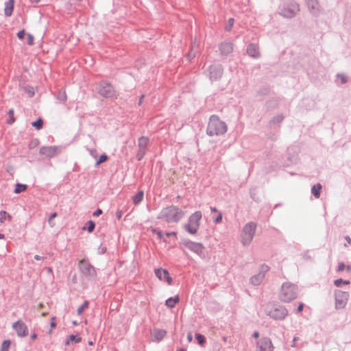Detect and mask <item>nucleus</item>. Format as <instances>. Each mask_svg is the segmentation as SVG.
Wrapping results in <instances>:
<instances>
[{
    "mask_svg": "<svg viewBox=\"0 0 351 351\" xmlns=\"http://www.w3.org/2000/svg\"><path fill=\"white\" fill-rule=\"evenodd\" d=\"M185 247L190 251L198 255H201L203 253L204 249L202 244L195 242H188L185 244Z\"/></svg>",
    "mask_w": 351,
    "mask_h": 351,
    "instance_id": "obj_13",
    "label": "nucleus"
},
{
    "mask_svg": "<svg viewBox=\"0 0 351 351\" xmlns=\"http://www.w3.org/2000/svg\"><path fill=\"white\" fill-rule=\"evenodd\" d=\"M36 338H37V335H36V334H32V335H31V339H32V340H35Z\"/></svg>",
    "mask_w": 351,
    "mask_h": 351,
    "instance_id": "obj_53",
    "label": "nucleus"
},
{
    "mask_svg": "<svg viewBox=\"0 0 351 351\" xmlns=\"http://www.w3.org/2000/svg\"><path fill=\"white\" fill-rule=\"evenodd\" d=\"M27 44L29 45H33L34 44V37L30 34H27Z\"/></svg>",
    "mask_w": 351,
    "mask_h": 351,
    "instance_id": "obj_35",
    "label": "nucleus"
},
{
    "mask_svg": "<svg viewBox=\"0 0 351 351\" xmlns=\"http://www.w3.org/2000/svg\"><path fill=\"white\" fill-rule=\"evenodd\" d=\"M269 269V266L266 265H263L261 267V272L260 273H263V274H265L266 272H267Z\"/></svg>",
    "mask_w": 351,
    "mask_h": 351,
    "instance_id": "obj_37",
    "label": "nucleus"
},
{
    "mask_svg": "<svg viewBox=\"0 0 351 351\" xmlns=\"http://www.w3.org/2000/svg\"><path fill=\"white\" fill-rule=\"evenodd\" d=\"M303 308H304V304L303 303H300L298 308H297V313H300L303 310Z\"/></svg>",
    "mask_w": 351,
    "mask_h": 351,
    "instance_id": "obj_40",
    "label": "nucleus"
},
{
    "mask_svg": "<svg viewBox=\"0 0 351 351\" xmlns=\"http://www.w3.org/2000/svg\"><path fill=\"white\" fill-rule=\"evenodd\" d=\"M108 159V156L106 154H102L100 156L99 160L97 161L95 165L99 166L101 163L106 162Z\"/></svg>",
    "mask_w": 351,
    "mask_h": 351,
    "instance_id": "obj_33",
    "label": "nucleus"
},
{
    "mask_svg": "<svg viewBox=\"0 0 351 351\" xmlns=\"http://www.w3.org/2000/svg\"><path fill=\"white\" fill-rule=\"evenodd\" d=\"M34 258L37 261L43 260V258L40 256L39 255H35Z\"/></svg>",
    "mask_w": 351,
    "mask_h": 351,
    "instance_id": "obj_49",
    "label": "nucleus"
},
{
    "mask_svg": "<svg viewBox=\"0 0 351 351\" xmlns=\"http://www.w3.org/2000/svg\"><path fill=\"white\" fill-rule=\"evenodd\" d=\"M26 33L24 29L20 31L17 34V36L20 40H23L24 38V36H25Z\"/></svg>",
    "mask_w": 351,
    "mask_h": 351,
    "instance_id": "obj_38",
    "label": "nucleus"
},
{
    "mask_svg": "<svg viewBox=\"0 0 351 351\" xmlns=\"http://www.w3.org/2000/svg\"><path fill=\"white\" fill-rule=\"evenodd\" d=\"M255 229L256 224L252 222L248 223L245 226L241 234V240L243 245L249 244L251 242Z\"/></svg>",
    "mask_w": 351,
    "mask_h": 351,
    "instance_id": "obj_5",
    "label": "nucleus"
},
{
    "mask_svg": "<svg viewBox=\"0 0 351 351\" xmlns=\"http://www.w3.org/2000/svg\"><path fill=\"white\" fill-rule=\"evenodd\" d=\"M80 270L86 276H95L96 271L95 268L85 259L81 260L79 263Z\"/></svg>",
    "mask_w": 351,
    "mask_h": 351,
    "instance_id": "obj_8",
    "label": "nucleus"
},
{
    "mask_svg": "<svg viewBox=\"0 0 351 351\" xmlns=\"http://www.w3.org/2000/svg\"><path fill=\"white\" fill-rule=\"evenodd\" d=\"M12 328L16 332L17 335L20 337H23L27 335L28 328L27 325L21 319H19L12 324Z\"/></svg>",
    "mask_w": 351,
    "mask_h": 351,
    "instance_id": "obj_9",
    "label": "nucleus"
},
{
    "mask_svg": "<svg viewBox=\"0 0 351 351\" xmlns=\"http://www.w3.org/2000/svg\"><path fill=\"white\" fill-rule=\"evenodd\" d=\"M102 213V210L101 209H97L93 213V216L98 217Z\"/></svg>",
    "mask_w": 351,
    "mask_h": 351,
    "instance_id": "obj_39",
    "label": "nucleus"
},
{
    "mask_svg": "<svg viewBox=\"0 0 351 351\" xmlns=\"http://www.w3.org/2000/svg\"><path fill=\"white\" fill-rule=\"evenodd\" d=\"M187 339H188V341H189V342H191V341H192V340H193V336H192L191 333H189V334L187 335Z\"/></svg>",
    "mask_w": 351,
    "mask_h": 351,
    "instance_id": "obj_46",
    "label": "nucleus"
},
{
    "mask_svg": "<svg viewBox=\"0 0 351 351\" xmlns=\"http://www.w3.org/2000/svg\"><path fill=\"white\" fill-rule=\"evenodd\" d=\"M166 235H167V237H170V236H174V237H176V232H167V233H166Z\"/></svg>",
    "mask_w": 351,
    "mask_h": 351,
    "instance_id": "obj_47",
    "label": "nucleus"
},
{
    "mask_svg": "<svg viewBox=\"0 0 351 351\" xmlns=\"http://www.w3.org/2000/svg\"><path fill=\"white\" fill-rule=\"evenodd\" d=\"M233 50V45L230 43H224L220 45V51L222 54L227 55Z\"/></svg>",
    "mask_w": 351,
    "mask_h": 351,
    "instance_id": "obj_18",
    "label": "nucleus"
},
{
    "mask_svg": "<svg viewBox=\"0 0 351 351\" xmlns=\"http://www.w3.org/2000/svg\"><path fill=\"white\" fill-rule=\"evenodd\" d=\"M155 274L160 280H165L169 285H171L173 280L167 269L158 268L155 269Z\"/></svg>",
    "mask_w": 351,
    "mask_h": 351,
    "instance_id": "obj_11",
    "label": "nucleus"
},
{
    "mask_svg": "<svg viewBox=\"0 0 351 351\" xmlns=\"http://www.w3.org/2000/svg\"><path fill=\"white\" fill-rule=\"evenodd\" d=\"M195 337L199 344L202 345L205 343V338L202 335L196 334Z\"/></svg>",
    "mask_w": 351,
    "mask_h": 351,
    "instance_id": "obj_34",
    "label": "nucleus"
},
{
    "mask_svg": "<svg viewBox=\"0 0 351 351\" xmlns=\"http://www.w3.org/2000/svg\"><path fill=\"white\" fill-rule=\"evenodd\" d=\"M14 0H8L5 3L4 14L6 16H10L13 12Z\"/></svg>",
    "mask_w": 351,
    "mask_h": 351,
    "instance_id": "obj_16",
    "label": "nucleus"
},
{
    "mask_svg": "<svg viewBox=\"0 0 351 351\" xmlns=\"http://www.w3.org/2000/svg\"><path fill=\"white\" fill-rule=\"evenodd\" d=\"M338 77L341 78V82L345 83L346 82V78L343 75H339Z\"/></svg>",
    "mask_w": 351,
    "mask_h": 351,
    "instance_id": "obj_44",
    "label": "nucleus"
},
{
    "mask_svg": "<svg viewBox=\"0 0 351 351\" xmlns=\"http://www.w3.org/2000/svg\"><path fill=\"white\" fill-rule=\"evenodd\" d=\"M117 217L118 219H121L122 217V212L121 211H117Z\"/></svg>",
    "mask_w": 351,
    "mask_h": 351,
    "instance_id": "obj_48",
    "label": "nucleus"
},
{
    "mask_svg": "<svg viewBox=\"0 0 351 351\" xmlns=\"http://www.w3.org/2000/svg\"><path fill=\"white\" fill-rule=\"evenodd\" d=\"M27 185L23 184H16L15 186L14 193H20L21 192L25 191L27 190Z\"/></svg>",
    "mask_w": 351,
    "mask_h": 351,
    "instance_id": "obj_26",
    "label": "nucleus"
},
{
    "mask_svg": "<svg viewBox=\"0 0 351 351\" xmlns=\"http://www.w3.org/2000/svg\"><path fill=\"white\" fill-rule=\"evenodd\" d=\"M11 341L10 340H5L2 342L0 351H8Z\"/></svg>",
    "mask_w": 351,
    "mask_h": 351,
    "instance_id": "obj_27",
    "label": "nucleus"
},
{
    "mask_svg": "<svg viewBox=\"0 0 351 351\" xmlns=\"http://www.w3.org/2000/svg\"><path fill=\"white\" fill-rule=\"evenodd\" d=\"M298 337H295V338L293 339V341H294V342H295V341H298Z\"/></svg>",
    "mask_w": 351,
    "mask_h": 351,
    "instance_id": "obj_61",
    "label": "nucleus"
},
{
    "mask_svg": "<svg viewBox=\"0 0 351 351\" xmlns=\"http://www.w3.org/2000/svg\"><path fill=\"white\" fill-rule=\"evenodd\" d=\"M51 328H54L56 326V322H55V317H52L51 318Z\"/></svg>",
    "mask_w": 351,
    "mask_h": 351,
    "instance_id": "obj_42",
    "label": "nucleus"
},
{
    "mask_svg": "<svg viewBox=\"0 0 351 351\" xmlns=\"http://www.w3.org/2000/svg\"><path fill=\"white\" fill-rule=\"evenodd\" d=\"M350 283V282L349 280H343L341 278L337 279L334 281V285L337 287H341L342 285H348Z\"/></svg>",
    "mask_w": 351,
    "mask_h": 351,
    "instance_id": "obj_28",
    "label": "nucleus"
},
{
    "mask_svg": "<svg viewBox=\"0 0 351 351\" xmlns=\"http://www.w3.org/2000/svg\"><path fill=\"white\" fill-rule=\"evenodd\" d=\"M264 278V274L259 273L251 278V282L254 285H259Z\"/></svg>",
    "mask_w": 351,
    "mask_h": 351,
    "instance_id": "obj_21",
    "label": "nucleus"
},
{
    "mask_svg": "<svg viewBox=\"0 0 351 351\" xmlns=\"http://www.w3.org/2000/svg\"><path fill=\"white\" fill-rule=\"evenodd\" d=\"M88 228H87V230L88 232H92L93 230H94V228H95V223L93 221H89L88 222Z\"/></svg>",
    "mask_w": 351,
    "mask_h": 351,
    "instance_id": "obj_36",
    "label": "nucleus"
},
{
    "mask_svg": "<svg viewBox=\"0 0 351 351\" xmlns=\"http://www.w3.org/2000/svg\"><path fill=\"white\" fill-rule=\"evenodd\" d=\"M154 339L157 341H161L167 335V331L162 329H155L152 332Z\"/></svg>",
    "mask_w": 351,
    "mask_h": 351,
    "instance_id": "obj_17",
    "label": "nucleus"
},
{
    "mask_svg": "<svg viewBox=\"0 0 351 351\" xmlns=\"http://www.w3.org/2000/svg\"><path fill=\"white\" fill-rule=\"evenodd\" d=\"M43 121L41 119H37V121L32 123V125L37 130H40L43 128Z\"/></svg>",
    "mask_w": 351,
    "mask_h": 351,
    "instance_id": "obj_32",
    "label": "nucleus"
},
{
    "mask_svg": "<svg viewBox=\"0 0 351 351\" xmlns=\"http://www.w3.org/2000/svg\"><path fill=\"white\" fill-rule=\"evenodd\" d=\"M70 341L80 342L81 341V338L76 335H71L69 337V339L66 342V345H69Z\"/></svg>",
    "mask_w": 351,
    "mask_h": 351,
    "instance_id": "obj_29",
    "label": "nucleus"
},
{
    "mask_svg": "<svg viewBox=\"0 0 351 351\" xmlns=\"http://www.w3.org/2000/svg\"><path fill=\"white\" fill-rule=\"evenodd\" d=\"M284 15L287 16H290V15H289V14H287L286 13V10H285V11H284Z\"/></svg>",
    "mask_w": 351,
    "mask_h": 351,
    "instance_id": "obj_59",
    "label": "nucleus"
},
{
    "mask_svg": "<svg viewBox=\"0 0 351 351\" xmlns=\"http://www.w3.org/2000/svg\"><path fill=\"white\" fill-rule=\"evenodd\" d=\"M222 220V215L221 213L219 214L218 217L215 220V223H220Z\"/></svg>",
    "mask_w": 351,
    "mask_h": 351,
    "instance_id": "obj_41",
    "label": "nucleus"
},
{
    "mask_svg": "<svg viewBox=\"0 0 351 351\" xmlns=\"http://www.w3.org/2000/svg\"><path fill=\"white\" fill-rule=\"evenodd\" d=\"M229 23H230V27H232V25H233V19H230L229 20Z\"/></svg>",
    "mask_w": 351,
    "mask_h": 351,
    "instance_id": "obj_56",
    "label": "nucleus"
},
{
    "mask_svg": "<svg viewBox=\"0 0 351 351\" xmlns=\"http://www.w3.org/2000/svg\"><path fill=\"white\" fill-rule=\"evenodd\" d=\"M210 210L213 213H217V208L215 207H211Z\"/></svg>",
    "mask_w": 351,
    "mask_h": 351,
    "instance_id": "obj_55",
    "label": "nucleus"
},
{
    "mask_svg": "<svg viewBox=\"0 0 351 351\" xmlns=\"http://www.w3.org/2000/svg\"><path fill=\"white\" fill-rule=\"evenodd\" d=\"M14 121V116L13 117H10V120L8 121V123L9 124H11Z\"/></svg>",
    "mask_w": 351,
    "mask_h": 351,
    "instance_id": "obj_52",
    "label": "nucleus"
},
{
    "mask_svg": "<svg viewBox=\"0 0 351 351\" xmlns=\"http://www.w3.org/2000/svg\"><path fill=\"white\" fill-rule=\"evenodd\" d=\"M202 217V215L200 211H196L189 217L188 223L184 226L186 230L189 233L191 234L197 233Z\"/></svg>",
    "mask_w": 351,
    "mask_h": 351,
    "instance_id": "obj_4",
    "label": "nucleus"
},
{
    "mask_svg": "<svg viewBox=\"0 0 351 351\" xmlns=\"http://www.w3.org/2000/svg\"><path fill=\"white\" fill-rule=\"evenodd\" d=\"M259 351H273L274 347L271 340L263 338L258 342Z\"/></svg>",
    "mask_w": 351,
    "mask_h": 351,
    "instance_id": "obj_15",
    "label": "nucleus"
},
{
    "mask_svg": "<svg viewBox=\"0 0 351 351\" xmlns=\"http://www.w3.org/2000/svg\"><path fill=\"white\" fill-rule=\"evenodd\" d=\"M335 307L336 308H343L347 304L349 294L348 292L342 291H335Z\"/></svg>",
    "mask_w": 351,
    "mask_h": 351,
    "instance_id": "obj_6",
    "label": "nucleus"
},
{
    "mask_svg": "<svg viewBox=\"0 0 351 351\" xmlns=\"http://www.w3.org/2000/svg\"><path fill=\"white\" fill-rule=\"evenodd\" d=\"M46 315L45 313H43L42 316L45 317Z\"/></svg>",
    "mask_w": 351,
    "mask_h": 351,
    "instance_id": "obj_62",
    "label": "nucleus"
},
{
    "mask_svg": "<svg viewBox=\"0 0 351 351\" xmlns=\"http://www.w3.org/2000/svg\"><path fill=\"white\" fill-rule=\"evenodd\" d=\"M40 154L48 158H52L58 154V147L55 146H45L40 149Z\"/></svg>",
    "mask_w": 351,
    "mask_h": 351,
    "instance_id": "obj_14",
    "label": "nucleus"
},
{
    "mask_svg": "<svg viewBox=\"0 0 351 351\" xmlns=\"http://www.w3.org/2000/svg\"><path fill=\"white\" fill-rule=\"evenodd\" d=\"M180 301V298L178 295H176L173 298H169L166 300L165 304L168 308H173L177 303Z\"/></svg>",
    "mask_w": 351,
    "mask_h": 351,
    "instance_id": "obj_20",
    "label": "nucleus"
},
{
    "mask_svg": "<svg viewBox=\"0 0 351 351\" xmlns=\"http://www.w3.org/2000/svg\"><path fill=\"white\" fill-rule=\"evenodd\" d=\"M343 270H346L349 273L351 272V266L349 265H345L343 263H340L338 265L337 271L338 272H341Z\"/></svg>",
    "mask_w": 351,
    "mask_h": 351,
    "instance_id": "obj_25",
    "label": "nucleus"
},
{
    "mask_svg": "<svg viewBox=\"0 0 351 351\" xmlns=\"http://www.w3.org/2000/svg\"><path fill=\"white\" fill-rule=\"evenodd\" d=\"M11 219V215L7 213L5 210H1L0 212V223H3L5 220L10 221Z\"/></svg>",
    "mask_w": 351,
    "mask_h": 351,
    "instance_id": "obj_24",
    "label": "nucleus"
},
{
    "mask_svg": "<svg viewBox=\"0 0 351 351\" xmlns=\"http://www.w3.org/2000/svg\"><path fill=\"white\" fill-rule=\"evenodd\" d=\"M88 344H89V345H93V342H92V341H90V342L88 343Z\"/></svg>",
    "mask_w": 351,
    "mask_h": 351,
    "instance_id": "obj_63",
    "label": "nucleus"
},
{
    "mask_svg": "<svg viewBox=\"0 0 351 351\" xmlns=\"http://www.w3.org/2000/svg\"><path fill=\"white\" fill-rule=\"evenodd\" d=\"M184 215V211L180 208L171 205L164 208L159 217L167 223H178Z\"/></svg>",
    "mask_w": 351,
    "mask_h": 351,
    "instance_id": "obj_1",
    "label": "nucleus"
},
{
    "mask_svg": "<svg viewBox=\"0 0 351 351\" xmlns=\"http://www.w3.org/2000/svg\"><path fill=\"white\" fill-rule=\"evenodd\" d=\"M57 217V213H53L50 215L49 217V219H48V223L50 226V227L53 228L56 226V223L55 222L53 221V219Z\"/></svg>",
    "mask_w": 351,
    "mask_h": 351,
    "instance_id": "obj_31",
    "label": "nucleus"
},
{
    "mask_svg": "<svg viewBox=\"0 0 351 351\" xmlns=\"http://www.w3.org/2000/svg\"><path fill=\"white\" fill-rule=\"evenodd\" d=\"M156 234H157V236L158 237L159 239H161L162 237V232L161 231H158L156 232Z\"/></svg>",
    "mask_w": 351,
    "mask_h": 351,
    "instance_id": "obj_50",
    "label": "nucleus"
},
{
    "mask_svg": "<svg viewBox=\"0 0 351 351\" xmlns=\"http://www.w3.org/2000/svg\"><path fill=\"white\" fill-rule=\"evenodd\" d=\"M5 236L3 234H0V239H4Z\"/></svg>",
    "mask_w": 351,
    "mask_h": 351,
    "instance_id": "obj_58",
    "label": "nucleus"
},
{
    "mask_svg": "<svg viewBox=\"0 0 351 351\" xmlns=\"http://www.w3.org/2000/svg\"><path fill=\"white\" fill-rule=\"evenodd\" d=\"M258 336H259V334H258V332H255L253 334V337H254V338H258Z\"/></svg>",
    "mask_w": 351,
    "mask_h": 351,
    "instance_id": "obj_54",
    "label": "nucleus"
},
{
    "mask_svg": "<svg viewBox=\"0 0 351 351\" xmlns=\"http://www.w3.org/2000/svg\"><path fill=\"white\" fill-rule=\"evenodd\" d=\"M99 93L106 98H111L116 96L114 88L111 84L107 82H104L101 84Z\"/></svg>",
    "mask_w": 351,
    "mask_h": 351,
    "instance_id": "obj_7",
    "label": "nucleus"
},
{
    "mask_svg": "<svg viewBox=\"0 0 351 351\" xmlns=\"http://www.w3.org/2000/svg\"><path fill=\"white\" fill-rule=\"evenodd\" d=\"M8 114L10 117H13L14 116V110L13 109H10L8 112Z\"/></svg>",
    "mask_w": 351,
    "mask_h": 351,
    "instance_id": "obj_51",
    "label": "nucleus"
},
{
    "mask_svg": "<svg viewBox=\"0 0 351 351\" xmlns=\"http://www.w3.org/2000/svg\"><path fill=\"white\" fill-rule=\"evenodd\" d=\"M297 296V287L289 282L282 284L279 293V298L284 302H289Z\"/></svg>",
    "mask_w": 351,
    "mask_h": 351,
    "instance_id": "obj_3",
    "label": "nucleus"
},
{
    "mask_svg": "<svg viewBox=\"0 0 351 351\" xmlns=\"http://www.w3.org/2000/svg\"><path fill=\"white\" fill-rule=\"evenodd\" d=\"M149 139L147 137L142 136L138 139V152L137 157L138 160H141L145 155Z\"/></svg>",
    "mask_w": 351,
    "mask_h": 351,
    "instance_id": "obj_12",
    "label": "nucleus"
},
{
    "mask_svg": "<svg viewBox=\"0 0 351 351\" xmlns=\"http://www.w3.org/2000/svg\"><path fill=\"white\" fill-rule=\"evenodd\" d=\"M247 52L249 56L256 58L259 56L258 48L256 45L251 44L247 47Z\"/></svg>",
    "mask_w": 351,
    "mask_h": 351,
    "instance_id": "obj_19",
    "label": "nucleus"
},
{
    "mask_svg": "<svg viewBox=\"0 0 351 351\" xmlns=\"http://www.w3.org/2000/svg\"><path fill=\"white\" fill-rule=\"evenodd\" d=\"M322 188V186L320 184H317L313 186V187L311 189V193L315 198L319 197Z\"/></svg>",
    "mask_w": 351,
    "mask_h": 351,
    "instance_id": "obj_22",
    "label": "nucleus"
},
{
    "mask_svg": "<svg viewBox=\"0 0 351 351\" xmlns=\"http://www.w3.org/2000/svg\"><path fill=\"white\" fill-rule=\"evenodd\" d=\"M60 99H61V100H62V101H66V93H65L64 92V93H62V95L60 96Z\"/></svg>",
    "mask_w": 351,
    "mask_h": 351,
    "instance_id": "obj_45",
    "label": "nucleus"
},
{
    "mask_svg": "<svg viewBox=\"0 0 351 351\" xmlns=\"http://www.w3.org/2000/svg\"><path fill=\"white\" fill-rule=\"evenodd\" d=\"M32 3H38L40 0H30Z\"/></svg>",
    "mask_w": 351,
    "mask_h": 351,
    "instance_id": "obj_57",
    "label": "nucleus"
},
{
    "mask_svg": "<svg viewBox=\"0 0 351 351\" xmlns=\"http://www.w3.org/2000/svg\"><path fill=\"white\" fill-rule=\"evenodd\" d=\"M346 240L347 241V243L345 244V246L349 245L351 244V239L349 236L346 237Z\"/></svg>",
    "mask_w": 351,
    "mask_h": 351,
    "instance_id": "obj_43",
    "label": "nucleus"
},
{
    "mask_svg": "<svg viewBox=\"0 0 351 351\" xmlns=\"http://www.w3.org/2000/svg\"><path fill=\"white\" fill-rule=\"evenodd\" d=\"M143 198V191H138L136 195L133 197V202L135 205L138 204Z\"/></svg>",
    "mask_w": 351,
    "mask_h": 351,
    "instance_id": "obj_23",
    "label": "nucleus"
},
{
    "mask_svg": "<svg viewBox=\"0 0 351 351\" xmlns=\"http://www.w3.org/2000/svg\"><path fill=\"white\" fill-rule=\"evenodd\" d=\"M227 131V125L220 120L217 115H212L210 118L206 133L209 136H219L225 134Z\"/></svg>",
    "mask_w": 351,
    "mask_h": 351,
    "instance_id": "obj_2",
    "label": "nucleus"
},
{
    "mask_svg": "<svg viewBox=\"0 0 351 351\" xmlns=\"http://www.w3.org/2000/svg\"><path fill=\"white\" fill-rule=\"evenodd\" d=\"M88 302L84 301L83 304L77 308V314L81 315L84 312V311L88 308Z\"/></svg>",
    "mask_w": 351,
    "mask_h": 351,
    "instance_id": "obj_30",
    "label": "nucleus"
},
{
    "mask_svg": "<svg viewBox=\"0 0 351 351\" xmlns=\"http://www.w3.org/2000/svg\"><path fill=\"white\" fill-rule=\"evenodd\" d=\"M43 304L42 303H40V304H39L38 307H39V308H42V307H43Z\"/></svg>",
    "mask_w": 351,
    "mask_h": 351,
    "instance_id": "obj_60",
    "label": "nucleus"
},
{
    "mask_svg": "<svg viewBox=\"0 0 351 351\" xmlns=\"http://www.w3.org/2000/svg\"><path fill=\"white\" fill-rule=\"evenodd\" d=\"M180 351H186V350L184 349H180Z\"/></svg>",
    "mask_w": 351,
    "mask_h": 351,
    "instance_id": "obj_64",
    "label": "nucleus"
},
{
    "mask_svg": "<svg viewBox=\"0 0 351 351\" xmlns=\"http://www.w3.org/2000/svg\"><path fill=\"white\" fill-rule=\"evenodd\" d=\"M287 314V310L283 306L276 307L269 312V315L276 319H282Z\"/></svg>",
    "mask_w": 351,
    "mask_h": 351,
    "instance_id": "obj_10",
    "label": "nucleus"
}]
</instances>
